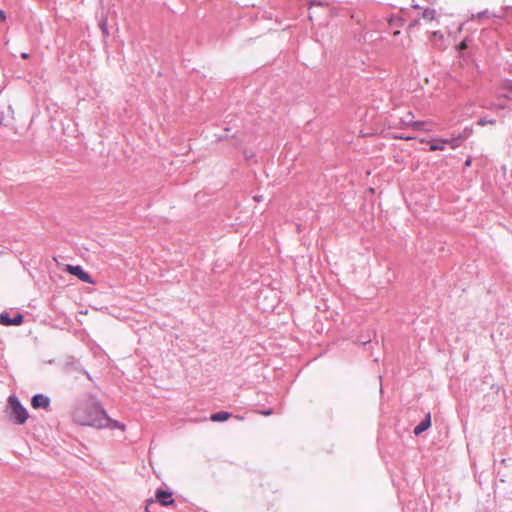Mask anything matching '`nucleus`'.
<instances>
[{
  "instance_id": "7",
  "label": "nucleus",
  "mask_w": 512,
  "mask_h": 512,
  "mask_svg": "<svg viewBox=\"0 0 512 512\" xmlns=\"http://www.w3.org/2000/svg\"><path fill=\"white\" fill-rule=\"evenodd\" d=\"M430 425H431V418H430V414H428L426 416V418L414 428V434L420 435L422 432L427 430L430 427Z\"/></svg>"
},
{
  "instance_id": "20",
  "label": "nucleus",
  "mask_w": 512,
  "mask_h": 512,
  "mask_svg": "<svg viewBox=\"0 0 512 512\" xmlns=\"http://www.w3.org/2000/svg\"><path fill=\"white\" fill-rule=\"evenodd\" d=\"M399 138H400V139H405V140H411V139H413V137H410V136H407V137H406V135H403V137H402V136H400Z\"/></svg>"
},
{
  "instance_id": "4",
  "label": "nucleus",
  "mask_w": 512,
  "mask_h": 512,
  "mask_svg": "<svg viewBox=\"0 0 512 512\" xmlns=\"http://www.w3.org/2000/svg\"><path fill=\"white\" fill-rule=\"evenodd\" d=\"M153 499L164 507L172 506L175 502L172 492L162 489H158L155 492V498Z\"/></svg>"
},
{
  "instance_id": "14",
  "label": "nucleus",
  "mask_w": 512,
  "mask_h": 512,
  "mask_svg": "<svg viewBox=\"0 0 512 512\" xmlns=\"http://www.w3.org/2000/svg\"><path fill=\"white\" fill-rule=\"evenodd\" d=\"M155 503V500L153 498H149L146 500V506H145V512H151L150 505Z\"/></svg>"
},
{
  "instance_id": "12",
  "label": "nucleus",
  "mask_w": 512,
  "mask_h": 512,
  "mask_svg": "<svg viewBox=\"0 0 512 512\" xmlns=\"http://www.w3.org/2000/svg\"><path fill=\"white\" fill-rule=\"evenodd\" d=\"M431 151H442L444 150V146L439 142V140L433 141L430 143Z\"/></svg>"
},
{
  "instance_id": "10",
  "label": "nucleus",
  "mask_w": 512,
  "mask_h": 512,
  "mask_svg": "<svg viewBox=\"0 0 512 512\" xmlns=\"http://www.w3.org/2000/svg\"><path fill=\"white\" fill-rule=\"evenodd\" d=\"M422 18L426 21H433L436 19V10L431 8H426L422 13Z\"/></svg>"
},
{
  "instance_id": "3",
  "label": "nucleus",
  "mask_w": 512,
  "mask_h": 512,
  "mask_svg": "<svg viewBox=\"0 0 512 512\" xmlns=\"http://www.w3.org/2000/svg\"><path fill=\"white\" fill-rule=\"evenodd\" d=\"M65 270L69 274L78 277L81 281H83L85 283H88V284L94 283L91 276L86 271H84L81 266H73V265L67 264L65 266Z\"/></svg>"
},
{
  "instance_id": "23",
  "label": "nucleus",
  "mask_w": 512,
  "mask_h": 512,
  "mask_svg": "<svg viewBox=\"0 0 512 512\" xmlns=\"http://www.w3.org/2000/svg\"><path fill=\"white\" fill-rule=\"evenodd\" d=\"M236 419L242 421L244 418L242 416H235Z\"/></svg>"
},
{
  "instance_id": "21",
  "label": "nucleus",
  "mask_w": 512,
  "mask_h": 512,
  "mask_svg": "<svg viewBox=\"0 0 512 512\" xmlns=\"http://www.w3.org/2000/svg\"><path fill=\"white\" fill-rule=\"evenodd\" d=\"M21 57H22L23 59H28V58H29V54H28V53H22V54H21Z\"/></svg>"
},
{
  "instance_id": "1",
  "label": "nucleus",
  "mask_w": 512,
  "mask_h": 512,
  "mask_svg": "<svg viewBox=\"0 0 512 512\" xmlns=\"http://www.w3.org/2000/svg\"><path fill=\"white\" fill-rule=\"evenodd\" d=\"M74 421L80 425L102 429L106 425L107 414L96 403L79 405L73 412Z\"/></svg>"
},
{
  "instance_id": "22",
  "label": "nucleus",
  "mask_w": 512,
  "mask_h": 512,
  "mask_svg": "<svg viewBox=\"0 0 512 512\" xmlns=\"http://www.w3.org/2000/svg\"><path fill=\"white\" fill-rule=\"evenodd\" d=\"M471 165V159H467L465 161V166L469 167Z\"/></svg>"
},
{
  "instance_id": "11",
  "label": "nucleus",
  "mask_w": 512,
  "mask_h": 512,
  "mask_svg": "<svg viewBox=\"0 0 512 512\" xmlns=\"http://www.w3.org/2000/svg\"><path fill=\"white\" fill-rule=\"evenodd\" d=\"M464 139L462 135H458L455 138L449 140V145L452 149H456L461 145V141Z\"/></svg>"
},
{
  "instance_id": "2",
  "label": "nucleus",
  "mask_w": 512,
  "mask_h": 512,
  "mask_svg": "<svg viewBox=\"0 0 512 512\" xmlns=\"http://www.w3.org/2000/svg\"><path fill=\"white\" fill-rule=\"evenodd\" d=\"M8 403L10 408V420L13 421L15 424H24L28 419L29 415L27 410L19 402L18 398L15 396H10L8 398Z\"/></svg>"
},
{
  "instance_id": "6",
  "label": "nucleus",
  "mask_w": 512,
  "mask_h": 512,
  "mask_svg": "<svg viewBox=\"0 0 512 512\" xmlns=\"http://www.w3.org/2000/svg\"><path fill=\"white\" fill-rule=\"evenodd\" d=\"M31 404L33 408H47L49 406V399L42 394H37L33 396Z\"/></svg>"
},
{
  "instance_id": "17",
  "label": "nucleus",
  "mask_w": 512,
  "mask_h": 512,
  "mask_svg": "<svg viewBox=\"0 0 512 512\" xmlns=\"http://www.w3.org/2000/svg\"><path fill=\"white\" fill-rule=\"evenodd\" d=\"M449 140L450 139H439V142L444 146L445 144L449 145Z\"/></svg>"
},
{
  "instance_id": "16",
  "label": "nucleus",
  "mask_w": 512,
  "mask_h": 512,
  "mask_svg": "<svg viewBox=\"0 0 512 512\" xmlns=\"http://www.w3.org/2000/svg\"><path fill=\"white\" fill-rule=\"evenodd\" d=\"M0 20L1 21H5L6 20V15H5L4 11H2L1 9H0Z\"/></svg>"
},
{
  "instance_id": "13",
  "label": "nucleus",
  "mask_w": 512,
  "mask_h": 512,
  "mask_svg": "<svg viewBox=\"0 0 512 512\" xmlns=\"http://www.w3.org/2000/svg\"><path fill=\"white\" fill-rule=\"evenodd\" d=\"M495 123V120H486L485 118H481L477 121V124L479 126H485L487 124H494Z\"/></svg>"
},
{
  "instance_id": "24",
  "label": "nucleus",
  "mask_w": 512,
  "mask_h": 512,
  "mask_svg": "<svg viewBox=\"0 0 512 512\" xmlns=\"http://www.w3.org/2000/svg\"><path fill=\"white\" fill-rule=\"evenodd\" d=\"M417 23H418L417 21H414L413 23H411V24L409 25V27L411 28L412 26L416 25Z\"/></svg>"
},
{
  "instance_id": "25",
  "label": "nucleus",
  "mask_w": 512,
  "mask_h": 512,
  "mask_svg": "<svg viewBox=\"0 0 512 512\" xmlns=\"http://www.w3.org/2000/svg\"><path fill=\"white\" fill-rule=\"evenodd\" d=\"M415 126L419 128L421 126V123H415Z\"/></svg>"
},
{
  "instance_id": "9",
  "label": "nucleus",
  "mask_w": 512,
  "mask_h": 512,
  "mask_svg": "<svg viewBox=\"0 0 512 512\" xmlns=\"http://www.w3.org/2000/svg\"><path fill=\"white\" fill-rule=\"evenodd\" d=\"M231 417V414L226 411L214 413L210 416V420L213 422L227 421Z\"/></svg>"
},
{
  "instance_id": "5",
  "label": "nucleus",
  "mask_w": 512,
  "mask_h": 512,
  "mask_svg": "<svg viewBox=\"0 0 512 512\" xmlns=\"http://www.w3.org/2000/svg\"><path fill=\"white\" fill-rule=\"evenodd\" d=\"M24 321L22 314L18 313L14 318H10L9 314H0V324L4 326L20 325Z\"/></svg>"
},
{
  "instance_id": "19",
  "label": "nucleus",
  "mask_w": 512,
  "mask_h": 512,
  "mask_svg": "<svg viewBox=\"0 0 512 512\" xmlns=\"http://www.w3.org/2000/svg\"><path fill=\"white\" fill-rule=\"evenodd\" d=\"M399 138H400V139H405V140H411V139H413V137H410V136H407V137H406V135H403V137H402V136H400Z\"/></svg>"
},
{
  "instance_id": "15",
  "label": "nucleus",
  "mask_w": 512,
  "mask_h": 512,
  "mask_svg": "<svg viewBox=\"0 0 512 512\" xmlns=\"http://www.w3.org/2000/svg\"><path fill=\"white\" fill-rule=\"evenodd\" d=\"M467 48V45H466V42L465 41H462L460 44H459V49L460 50H464Z\"/></svg>"
},
{
  "instance_id": "8",
  "label": "nucleus",
  "mask_w": 512,
  "mask_h": 512,
  "mask_svg": "<svg viewBox=\"0 0 512 512\" xmlns=\"http://www.w3.org/2000/svg\"><path fill=\"white\" fill-rule=\"evenodd\" d=\"M103 428L120 429L124 431L126 429V426L123 423H120L117 420L110 419L107 416V422L106 425H103Z\"/></svg>"
},
{
  "instance_id": "18",
  "label": "nucleus",
  "mask_w": 512,
  "mask_h": 512,
  "mask_svg": "<svg viewBox=\"0 0 512 512\" xmlns=\"http://www.w3.org/2000/svg\"><path fill=\"white\" fill-rule=\"evenodd\" d=\"M262 415H265V416H268V415H271L272 414V410H266V411H261L260 412Z\"/></svg>"
}]
</instances>
